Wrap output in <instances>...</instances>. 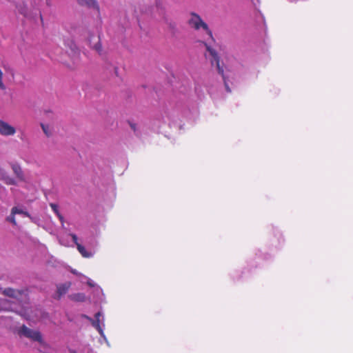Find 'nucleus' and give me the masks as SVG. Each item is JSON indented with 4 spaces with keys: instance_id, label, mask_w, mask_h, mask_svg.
I'll use <instances>...</instances> for the list:
<instances>
[{
    "instance_id": "1",
    "label": "nucleus",
    "mask_w": 353,
    "mask_h": 353,
    "mask_svg": "<svg viewBox=\"0 0 353 353\" xmlns=\"http://www.w3.org/2000/svg\"><path fill=\"white\" fill-rule=\"evenodd\" d=\"M188 23L191 28L196 30L203 28L206 33L212 38V31L208 28V24L202 20L199 14L192 12L190 14V17L188 21Z\"/></svg>"
},
{
    "instance_id": "2",
    "label": "nucleus",
    "mask_w": 353,
    "mask_h": 353,
    "mask_svg": "<svg viewBox=\"0 0 353 353\" xmlns=\"http://www.w3.org/2000/svg\"><path fill=\"white\" fill-rule=\"evenodd\" d=\"M18 334L20 336H24L34 341L39 342L41 345L46 346V343L43 341L42 335L39 331L30 329L25 325H23L19 330Z\"/></svg>"
},
{
    "instance_id": "3",
    "label": "nucleus",
    "mask_w": 353,
    "mask_h": 353,
    "mask_svg": "<svg viewBox=\"0 0 353 353\" xmlns=\"http://www.w3.org/2000/svg\"><path fill=\"white\" fill-rule=\"evenodd\" d=\"M156 9H157V11L158 12V13L159 14V17H160L161 19L165 24L168 25V28L171 30H172V31L176 30V24L175 23V22H174L172 20H170L166 16L165 10L164 7L162 6V4H161V3L160 1H157L156 2Z\"/></svg>"
},
{
    "instance_id": "4",
    "label": "nucleus",
    "mask_w": 353,
    "mask_h": 353,
    "mask_svg": "<svg viewBox=\"0 0 353 353\" xmlns=\"http://www.w3.org/2000/svg\"><path fill=\"white\" fill-rule=\"evenodd\" d=\"M204 46L206 48L207 51L212 56V59L211 61L212 65L216 64V69L218 70L219 74H220L222 77H224V70L223 67L220 65V57L218 55L216 51L211 48L208 43L203 42Z\"/></svg>"
},
{
    "instance_id": "5",
    "label": "nucleus",
    "mask_w": 353,
    "mask_h": 353,
    "mask_svg": "<svg viewBox=\"0 0 353 353\" xmlns=\"http://www.w3.org/2000/svg\"><path fill=\"white\" fill-rule=\"evenodd\" d=\"M16 133V129L8 123L0 120V134L5 137L12 136Z\"/></svg>"
},
{
    "instance_id": "6",
    "label": "nucleus",
    "mask_w": 353,
    "mask_h": 353,
    "mask_svg": "<svg viewBox=\"0 0 353 353\" xmlns=\"http://www.w3.org/2000/svg\"><path fill=\"white\" fill-rule=\"evenodd\" d=\"M88 43L93 50H94L99 54L102 53V46L99 37L91 36L88 39Z\"/></svg>"
},
{
    "instance_id": "7",
    "label": "nucleus",
    "mask_w": 353,
    "mask_h": 353,
    "mask_svg": "<svg viewBox=\"0 0 353 353\" xmlns=\"http://www.w3.org/2000/svg\"><path fill=\"white\" fill-rule=\"evenodd\" d=\"M22 291L19 290L8 288L2 290V294L11 298H18L22 294Z\"/></svg>"
},
{
    "instance_id": "8",
    "label": "nucleus",
    "mask_w": 353,
    "mask_h": 353,
    "mask_svg": "<svg viewBox=\"0 0 353 353\" xmlns=\"http://www.w3.org/2000/svg\"><path fill=\"white\" fill-rule=\"evenodd\" d=\"M13 172L16 175V176L21 181H25V177L23 174V172L19 164L12 163L11 165Z\"/></svg>"
},
{
    "instance_id": "9",
    "label": "nucleus",
    "mask_w": 353,
    "mask_h": 353,
    "mask_svg": "<svg viewBox=\"0 0 353 353\" xmlns=\"http://www.w3.org/2000/svg\"><path fill=\"white\" fill-rule=\"evenodd\" d=\"M70 287V283H63L57 286V294L58 297L60 298L61 296L65 294Z\"/></svg>"
},
{
    "instance_id": "10",
    "label": "nucleus",
    "mask_w": 353,
    "mask_h": 353,
    "mask_svg": "<svg viewBox=\"0 0 353 353\" xmlns=\"http://www.w3.org/2000/svg\"><path fill=\"white\" fill-rule=\"evenodd\" d=\"M77 248L81 254L85 258H90L92 256V253L86 251L85 248L81 244H77Z\"/></svg>"
},
{
    "instance_id": "11",
    "label": "nucleus",
    "mask_w": 353,
    "mask_h": 353,
    "mask_svg": "<svg viewBox=\"0 0 353 353\" xmlns=\"http://www.w3.org/2000/svg\"><path fill=\"white\" fill-rule=\"evenodd\" d=\"M101 316V313L100 312H97L96 313L94 317H95V320H93L92 322V325L96 327L99 332L101 331V327H100V323H99V318Z\"/></svg>"
},
{
    "instance_id": "12",
    "label": "nucleus",
    "mask_w": 353,
    "mask_h": 353,
    "mask_svg": "<svg viewBox=\"0 0 353 353\" xmlns=\"http://www.w3.org/2000/svg\"><path fill=\"white\" fill-rule=\"evenodd\" d=\"M1 179L7 185H16L17 184L16 181L13 178L10 177L6 174H3Z\"/></svg>"
},
{
    "instance_id": "13",
    "label": "nucleus",
    "mask_w": 353,
    "mask_h": 353,
    "mask_svg": "<svg viewBox=\"0 0 353 353\" xmlns=\"http://www.w3.org/2000/svg\"><path fill=\"white\" fill-rule=\"evenodd\" d=\"M71 299L75 301L83 302L85 301V296L84 294L77 293L71 295Z\"/></svg>"
},
{
    "instance_id": "14",
    "label": "nucleus",
    "mask_w": 353,
    "mask_h": 353,
    "mask_svg": "<svg viewBox=\"0 0 353 353\" xmlns=\"http://www.w3.org/2000/svg\"><path fill=\"white\" fill-rule=\"evenodd\" d=\"M17 8L20 14H23L25 17L27 16L28 9H27V6L25 3H23L19 4Z\"/></svg>"
},
{
    "instance_id": "15",
    "label": "nucleus",
    "mask_w": 353,
    "mask_h": 353,
    "mask_svg": "<svg viewBox=\"0 0 353 353\" xmlns=\"http://www.w3.org/2000/svg\"><path fill=\"white\" fill-rule=\"evenodd\" d=\"M41 127L44 132V134L48 137H50L52 134V130L48 125H46L43 123H41Z\"/></svg>"
},
{
    "instance_id": "16",
    "label": "nucleus",
    "mask_w": 353,
    "mask_h": 353,
    "mask_svg": "<svg viewBox=\"0 0 353 353\" xmlns=\"http://www.w3.org/2000/svg\"><path fill=\"white\" fill-rule=\"evenodd\" d=\"M12 214H23L25 216L30 217V215L28 212L23 211V210H21V209H19L17 207L12 208Z\"/></svg>"
},
{
    "instance_id": "17",
    "label": "nucleus",
    "mask_w": 353,
    "mask_h": 353,
    "mask_svg": "<svg viewBox=\"0 0 353 353\" xmlns=\"http://www.w3.org/2000/svg\"><path fill=\"white\" fill-rule=\"evenodd\" d=\"M77 1L81 6H83V5L90 6L95 2L94 0H77Z\"/></svg>"
},
{
    "instance_id": "18",
    "label": "nucleus",
    "mask_w": 353,
    "mask_h": 353,
    "mask_svg": "<svg viewBox=\"0 0 353 353\" xmlns=\"http://www.w3.org/2000/svg\"><path fill=\"white\" fill-rule=\"evenodd\" d=\"M50 206L52 208V211L56 214V215H58L60 214L59 211V207L57 204L51 203H50Z\"/></svg>"
},
{
    "instance_id": "19",
    "label": "nucleus",
    "mask_w": 353,
    "mask_h": 353,
    "mask_svg": "<svg viewBox=\"0 0 353 353\" xmlns=\"http://www.w3.org/2000/svg\"><path fill=\"white\" fill-rule=\"evenodd\" d=\"M3 72L0 70V89L2 90H5L6 87L5 84L3 83Z\"/></svg>"
},
{
    "instance_id": "20",
    "label": "nucleus",
    "mask_w": 353,
    "mask_h": 353,
    "mask_svg": "<svg viewBox=\"0 0 353 353\" xmlns=\"http://www.w3.org/2000/svg\"><path fill=\"white\" fill-rule=\"evenodd\" d=\"M14 216L15 214H12V210H11V214L7 218V220L11 222L13 225L17 224Z\"/></svg>"
},
{
    "instance_id": "21",
    "label": "nucleus",
    "mask_w": 353,
    "mask_h": 353,
    "mask_svg": "<svg viewBox=\"0 0 353 353\" xmlns=\"http://www.w3.org/2000/svg\"><path fill=\"white\" fill-rule=\"evenodd\" d=\"M72 239V241L73 242L75 243V245L77 246V244H80L79 242H78V238H77V236L74 234H70Z\"/></svg>"
},
{
    "instance_id": "22",
    "label": "nucleus",
    "mask_w": 353,
    "mask_h": 353,
    "mask_svg": "<svg viewBox=\"0 0 353 353\" xmlns=\"http://www.w3.org/2000/svg\"><path fill=\"white\" fill-rule=\"evenodd\" d=\"M59 219V221L61 222L62 224H63L64 223V218L63 216L60 214H59L58 215H57Z\"/></svg>"
},
{
    "instance_id": "23",
    "label": "nucleus",
    "mask_w": 353,
    "mask_h": 353,
    "mask_svg": "<svg viewBox=\"0 0 353 353\" xmlns=\"http://www.w3.org/2000/svg\"><path fill=\"white\" fill-rule=\"evenodd\" d=\"M223 78V80H224V82H225V88H226V90L229 92H231V90L230 88H229V86L228 85L227 83L225 82V76L224 77H222Z\"/></svg>"
},
{
    "instance_id": "24",
    "label": "nucleus",
    "mask_w": 353,
    "mask_h": 353,
    "mask_svg": "<svg viewBox=\"0 0 353 353\" xmlns=\"http://www.w3.org/2000/svg\"><path fill=\"white\" fill-rule=\"evenodd\" d=\"M131 128L135 130V125L134 124H131Z\"/></svg>"
},
{
    "instance_id": "25",
    "label": "nucleus",
    "mask_w": 353,
    "mask_h": 353,
    "mask_svg": "<svg viewBox=\"0 0 353 353\" xmlns=\"http://www.w3.org/2000/svg\"><path fill=\"white\" fill-rule=\"evenodd\" d=\"M114 70H115V73H116V74L117 75L118 68H115Z\"/></svg>"
},
{
    "instance_id": "26",
    "label": "nucleus",
    "mask_w": 353,
    "mask_h": 353,
    "mask_svg": "<svg viewBox=\"0 0 353 353\" xmlns=\"http://www.w3.org/2000/svg\"><path fill=\"white\" fill-rule=\"evenodd\" d=\"M70 352H71V353H76V352H75V351H73V350H72V351H70Z\"/></svg>"
},
{
    "instance_id": "27",
    "label": "nucleus",
    "mask_w": 353,
    "mask_h": 353,
    "mask_svg": "<svg viewBox=\"0 0 353 353\" xmlns=\"http://www.w3.org/2000/svg\"><path fill=\"white\" fill-rule=\"evenodd\" d=\"M0 290H1V288H0Z\"/></svg>"
}]
</instances>
